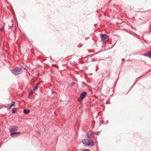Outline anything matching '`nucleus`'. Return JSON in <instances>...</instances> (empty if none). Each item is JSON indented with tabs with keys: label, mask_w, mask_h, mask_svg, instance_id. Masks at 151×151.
<instances>
[{
	"label": "nucleus",
	"mask_w": 151,
	"mask_h": 151,
	"mask_svg": "<svg viewBox=\"0 0 151 151\" xmlns=\"http://www.w3.org/2000/svg\"><path fill=\"white\" fill-rule=\"evenodd\" d=\"M100 132H98L96 133V134H97V135H99V134H100Z\"/></svg>",
	"instance_id": "obj_12"
},
{
	"label": "nucleus",
	"mask_w": 151,
	"mask_h": 151,
	"mask_svg": "<svg viewBox=\"0 0 151 151\" xmlns=\"http://www.w3.org/2000/svg\"><path fill=\"white\" fill-rule=\"evenodd\" d=\"M12 103H13V104H12L11 105V106L9 107V109H10L11 108V107L13 106L14 105V104L15 103L14 102H12Z\"/></svg>",
	"instance_id": "obj_11"
},
{
	"label": "nucleus",
	"mask_w": 151,
	"mask_h": 151,
	"mask_svg": "<svg viewBox=\"0 0 151 151\" xmlns=\"http://www.w3.org/2000/svg\"><path fill=\"white\" fill-rule=\"evenodd\" d=\"M1 31H2L3 30V28H1Z\"/></svg>",
	"instance_id": "obj_13"
},
{
	"label": "nucleus",
	"mask_w": 151,
	"mask_h": 151,
	"mask_svg": "<svg viewBox=\"0 0 151 151\" xmlns=\"http://www.w3.org/2000/svg\"><path fill=\"white\" fill-rule=\"evenodd\" d=\"M18 127H12L11 128L9 129L10 132L12 133L10 135L12 137H14V135H17V136H19L20 134V132H15L17 131V130Z\"/></svg>",
	"instance_id": "obj_1"
},
{
	"label": "nucleus",
	"mask_w": 151,
	"mask_h": 151,
	"mask_svg": "<svg viewBox=\"0 0 151 151\" xmlns=\"http://www.w3.org/2000/svg\"><path fill=\"white\" fill-rule=\"evenodd\" d=\"M86 93L85 92H84L82 93L80 97L78 99V101H81L82 100H83L84 97L86 96Z\"/></svg>",
	"instance_id": "obj_6"
},
{
	"label": "nucleus",
	"mask_w": 151,
	"mask_h": 151,
	"mask_svg": "<svg viewBox=\"0 0 151 151\" xmlns=\"http://www.w3.org/2000/svg\"><path fill=\"white\" fill-rule=\"evenodd\" d=\"M41 82H39L37 84L35 88H34L33 89V91H36L38 87L40 85V83Z\"/></svg>",
	"instance_id": "obj_7"
},
{
	"label": "nucleus",
	"mask_w": 151,
	"mask_h": 151,
	"mask_svg": "<svg viewBox=\"0 0 151 151\" xmlns=\"http://www.w3.org/2000/svg\"><path fill=\"white\" fill-rule=\"evenodd\" d=\"M93 134L92 131H90L88 132L87 134L88 138L91 139L93 138Z\"/></svg>",
	"instance_id": "obj_5"
},
{
	"label": "nucleus",
	"mask_w": 151,
	"mask_h": 151,
	"mask_svg": "<svg viewBox=\"0 0 151 151\" xmlns=\"http://www.w3.org/2000/svg\"><path fill=\"white\" fill-rule=\"evenodd\" d=\"M12 72L15 75L21 74L22 72V70L21 68H17L16 70L13 69L12 70Z\"/></svg>",
	"instance_id": "obj_3"
},
{
	"label": "nucleus",
	"mask_w": 151,
	"mask_h": 151,
	"mask_svg": "<svg viewBox=\"0 0 151 151\" xmlns=\"http://www.w3.org/2000/svg\"><path fill=\"white\" fill-rule=\"evenodd\" d=\"M101 40L103 42V43L105 44L106 42L109 40L108 37L105 34H102L101 36Z\"/></svg>",
	"instance_id": "obj_4"
},
{
	"label": "nucleus",
	"mask_w": 151,
	"mask_h": 151,
	"mask_svg": "<svg viewBox=\"0 0 151 151\" xmlns=\"http://www.w3.org/2000/svg\"><path fill=\"white\" fill-rule=\"evenodd\" d=\"M82 142L84 144L88 145L93 146L95 145L94 142L91 140H88V139H84L82 141Z\"/></svg>",
	"instance_id": "obj_2"
},
{
	"label": "nucleus",
	"mask_w": 151,
	"mask_h": 151,
	"mask_svg": "<svg viewBox=\"0 0 151 151\" xmlns=\"http://www.w3.org/2000/svg\"><path fill=\"white\" fill-rule=\"evenodd\" d=\"M17 110V109L16 108H13L12 109V113L13 114H14L15 113L16 111Z\"/></svg>",
	"instance_id": "obj_10"
},
{
	"label": "nucleus",
	"mask_w": 151,
	"mask_h": 151,
	"mask_svg": "<svg viewBox=\"0 0 151 151\" xmlns=\"http://www.w3.org/2000/svg\"><path fill=\"white\" fill-rule=\"evenodd\" d=\"M144 55L147 57H151V51L149 52L144 54Z\"/></svg>",
	"instance_id": "obj_8"
},
{
	"label": "nucleus",
	"mask_w": 151,
	"mask_h": 151,
	"mask_svg": "<svg viewBox=\"0 0 151 151\" xmlns=\"http://www.w3.org/2000/svg\"><path fill=\"white\" fill-rule=\"evenodd\" d=\"M23 112L25 114H27L29 113L30 111L29 110H27L26 109H24V110Z\"/></svg>",
	"instance_id": "obj_9"
}]
</instances>
